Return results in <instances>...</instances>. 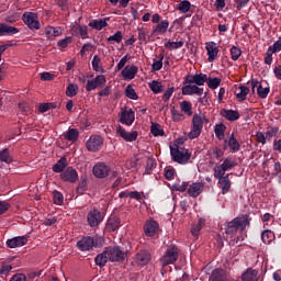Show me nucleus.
<instances>
[{
  "instance_id": "obj_20",
  "label": "nucleus",
  "mask_w": 281,
  "mask_h": 281,
  "mask_svg": "<svg viewBox=\"0 0 281 281\" xmlns=\"http://www.w3.org/2000/svg\"><path fill=\"white\" fill-rule=\"evenodd\" d=\"M135 258L137 265H140V267H145V265H148V262H150L153 257L148 250L143 249L136 254Z\"/></svg>"
},
{
  "instance_id": "obj_42",
  "label": "nucleus",
  "mask_w": 281,
  "mask_h": 281,
  "mask_svg": "<svg viewBox=\"0 0 281 281\" xmlns=\"http://www.w3.org/2000/svg\"><path fill=\"white\" fill-rule=\"evenodd\" d=\"M206 83H207L209 89H218V87H221V78H218V77H215V78L209 77L206 79Z\"/></svg>"
},
{
  "instance_id": "obj_46",
  "label": "nucleus",
  "mask_w": 281,
  "mask_h": 281,
  "mask_svg": "<svg viewBox=\"0 0 281 281\" xmlns=\"http://www.w3.org/2000/svg\"><path fill=\"white\" fill-rule=\"evenodd\" d=\"M278 133H280L279 127L268 126L266 128V138L270 140L272 137H277Z\"/></svg>"
},
{
  "instance_id": "obj_44",
  "label": "nucleus",
  "mask_w": 281,
  "mask_h": 281,
  "mask_svg": "<svg viewBox=\"0 0 281 281\" xmlns=\"http://www.w3.org/2000/svg\"><path fill=\"white\" fill-rule=\"evenodd\" d=\"M150 132L154 137L164 136V130L161 128V125H159V123H151Z\"/></svg>"
},
{
  "instance_id": "obj_35",
  "label": "nucleus",
  "mask_w": 281,
  "mask_h": 281,
  "mask_svg": "<svg viewBox=\"0 0 281 281\" xmlns=\"http://www.w3.org/2000/svg\"><path fill=\"white\" fill-rule=\"evenodd\" d=\"M261 240L265 245H271L276 240V234L272 231L266 229L261 233Z\"/></svg>"
},
{
  "instance_id": "obj_21",
  "label": "nucleus",
  "mask_w": 281,
  "mask_h": 281,
  "mask_svg": "<svg viewBox=\"0 0 281 281\" xmlns=\"http://www.w3.org/2000/svg\"><path fill=\"white\" fill-rule=\"evenodd\" d=\"M206 52H207V60L209 63H214L215 58H218V46H216V43L209 42L206 43Z\"/></svg>"
},
{
  "instance_id": "obj_22",
  "label": "nucleus",
  "mask_w": 281,
  "mask_h": 281,
  "mask_svg": "<svg viewBox=\"0 0 281 281\" xmlns=\"http://www.w3.org/2000/svg\"><path fill=\"white\" fill-rule=\"evenodd\" d=\"M94 240L92 237H83L77 243L78 249L80 251H90V249H93Z\"/></svg>"
},
{
  "instance_id": "obj_25",
  "label": "nucleus",
  "mask_w": 281,
  "mask_h": 281,
  "mask_svg": "<svg viewBox=\"0 0 281 281\" xmlns=\"http://www.w3.org/2000/svg\"><path fill=\"white\" fill-rule=\"evenodd\" d=\"M120 217L117 216H111L109 217L106 224H105V229L108 232H115L120 229Z\"/></svg>"
},
{
  "instance_id": "obj_54",
  "label": "nucleus",
  "mask_w": 281,
  "mask_h": 281,
  "mask_svg": "<svg viewBox=\"0 0 281 281\" xmlns=\"http://www.w3.org/2000/svg\"><path fill=\"white\" fill-rule=\"evenodd\" d=\"M164 67V54H160V60L154 59L151 69L153 71H159Z\"/></svg>"
},
{
  "instance_id": "obj_1",
  "label": "nucleus",
  "mask_w": 281,
  "mask_h": 281,
  "mask_svg": "<svg viewBox=\"0 0 281 281\" xmlns=\"http://www.w3.org/2000/svg\"><path fill=\"white\" fill-rule=\"evenodd\" d=\"M251 225V217L247 214L239 215L233 218L231 222L225 225V235L234 238L239 232L243 234L247 227Z\"/></svg>"
},
{
  "instance_id": "obj_18",
  "label": "nucleus",
  "mask_w": 281,
  "mask_h": 281,
  "mask_svg": "<svg viewBox=\"0 0 281 281\" xmlns=\"http://www.w3.org/2000/svg\"><path fill=\"white\" fill-rule=\"evenodd\" d=\"M27 245V237L18 236L7 240V247L10 249H16V247H25Z\"/></svg>"
},
{
  "instance_id": "obj_28",
  "label": "nucleus",
  "mask_w": 281,
  "mask_h": 281,
  "mask_svg": "<svg viewBox=\"0 0 281 281\" xmlns=\"http://www.w3.org/2000/svg\"><path fill=\"white\" fill-rule=\"evenodd\" d=\"M63 31L60 27L47 26L45 29V35L49 41H54L56 36H60Z\"/></svg>"
},
{
  "instance_id": "obj_37",
  "label": "nucleus",
  "mask_w": 281,
  "mask_h": 281,
  "mask_svg": "<svg viewBox=\"0 0 281 281\" xmlns=\"http://www.w3.org/2000/svg\"><path fill=\"white\" fill-rule=\"evenodd\" d=\"M210 281H227V277H225L223 269H215L210 277Z\"/></svg>"
},
{
  "instance_id": "obj_31",
  "label": "nucleus",
  "mask_w": 281,
  "mask_h": 281,
  "mask_svg": "<svg viewBox=\"0 0 281 281\" xmlns=\"http://www.w3.org/2000/svg\"><path fill=\"white\" fill-rule=\"evenodd\" d=\"M170 26V22L168 20H162L153 29V34H166L168 32V27Z\"/></svg>"
},
{
  "instance_id": "obj_43",
  "label": "nucleus",
  "mask_w": 281,
  "mask_h": 281,
  "mask_svg": "<svg viewBox=\"0 0 281 281\" xmlns=\"http://www.w3.org/2000/svg\"><path fill=\"white\" fill-rule=\"evenodd\" d=\"M102 59L100 56L94 55L92 59V69L93 71H104V68H102Z\"/></svg>"
},
{
  "instance_id": "obj_8",
  "label": "nucleus",
  "mask_w": 281,
  "mask_h": 281,
  "mask_svg": "<svg viewBox=\"0 0 281 281\" xmlns=\"http://www.w3.org/2000/svg\"><path fill=\"white\" fill-rule=\"evenodd\" d=\"M256 87H257V95L258 98H261L265 100L269 95V92L271 91V88L269 86L265 87L262 86V82H259L258 80H251V91L252 93H256Z\"/></svg>"
},
{
  "instance_id": "obj_61",
  "label": "nucleus",
  "mask_w": 281,
  "mask_h": 281,
  "mask_svg": "<svg viewBox=\"0 0 281 281\" xmlns=\"http://www.w3.org/2000/svg\"><path fill=\"white\" fill-rule=\"evenodd\" d=\"M122 38H124V36H122V31H117L115 35H111L110 37H108V42L120 43Z\"/></svg>"
},
{
  "instance_id": "obj_9",
  "label": "nucleus",
  "mask_w": 281,
  "mask_h": 281,
  "mask_svg": "<svg viewBox=\"0 0 281 281\" xmlns=\"http://www.w3.org/2000/svg\"><path fill=\"white\" fill-rule=\"evenodd\" d=\"M87 221L90 227H98L104 221V217L98 209H94L88 213Z\"/></svg>"
},
{
  "instance_id": "obj_24",
  "label": "nucleus",
  "mask_w": 281,
  "mask_h": 281,
  "mask_svg": "<svg viewBox=\"0 0 281 281\" xmlns=\"http://www.w3.org/2000/svg\"><path fill=\"white\" fill-rule=\"evenodd\" d=\"M201 192H203V182L192 183L188 189L189 196H192L193 199H196Z\"/></svg>"
},
{
  "instance_id": "obj_64",
  "label": "nucleus",
  "mask_w": 281,
  "mask_h": 281,
  "mask_svg": "<svg viewBox=\"0 0 281 281\" xmlns=\"http://www.w3.org/2000/svg\"><path fill=\"white\" fill-rule=\"evenodd\" d=\"M12 271V266L8 263H2L0 267V276H8Z\"/></svg>"
},
{
  "instance_id": "obj_41",
  "label": "nucleus",
  "mask_w": 281,
  "mask_h": 281,
  "mask_svg": "<svg viewBox=\"0 0 281 281\" xmlns=\"http://www.w3.org/2000/svg\"><path fill=\"white\" fill-rule=\"evenodd\" d=\"M228 146L233 153H238V150H240V143L236 140L234 134H232L231 138L228 139Z\"/></svg>"
},
{
  "instance_id": "obj_26",
  "label": "nucleus",
  "mask_w": 281,
  "mask_h": 281,
  "mask_svg": "<svg viewBox=\"0 0 281 281\" xmlns=\"http://www.w3.org/2000/svg\"><path fill=\"white\" fill-rule=\"evenodd\" d=\"M12 36V34H19V29L10 26L5 23H0V36Z\"/></svg>"
},
{
  "instance_id": "obj_53",
  "label": "nucleus",
  "mask_w": 281,
  "mask_h": 281,
  "mask_svg": "<svg viewBox=\"0 0 281 281\" xmlns=\"http://www.w3.org/2000/svg\"><path fill=\"white\" fill-rule=\"evenodd\" d=\"M191 3L188 0L181 1L178 4V10H180V12H183V14H186V12H190V8H191Z\"/></svg>"
},
{
  "instance_id": "obj_39",
  "label": "nucleus",
  "mask_w": 281,
  "mask_h": 281,
  "mask_svg": "<svg viewBox=\"0 0 281 281\" xmlns=\"http://www.w3.org/2000/svg\"><path fill=\"white\" fill-rule=\"evenodd\" d=\"M203 227H205V218H200L198 224H195L191 227L192 236H199V234H201V229H203Z\"/></svg>"
},
{
  "instance_id": "obj_59",
  "label": "nucleus",
  "mask_w": 281,
  "mask_h": 281,
  "mask_svg": "<svg viewBox=\"0 0 281 281\" xmlns=\"http://www.w3.org/2000/svg\"><path fill=\"white\" fill-rule=\"evenodd\" d=\"M153 168H155V159L147 158L146 167H145V175H150V172H153Z\"/></svg>"
},
{
  "instance_id": "obj_56",
  "label": "nucleus",
  "mask_w": 281,
  "mask_h": 281,
  "mask_svg": "<svg viewBox=\"0 0 281 281\" xmlns=\"http://www.w3.org/2000/svg\"><path fill=\"white\" fill-rule=\"evenodd\" d=\"M221 166L227 171V170H232V168L237 166V162L235 160L226 158Z\"/></svg>"
},
{
  "instance_id": "obj_13",
  "label": "nucleus",
  "mask_w": 281,
  "mask_h": 281,
  "mask_svg": "<svg viewBox=\"0 0 281 281\" xmlns=\"http://www.w3.org/2000/svg\"><path fill=\"white\" fill-rule=\"evenodd\" d=\"M207 82V75L199 74V75H188L184 79L186 85H196L198 87H203Z\"/></svg>"
},
{
  "instance_id": "obj_30",
  "label": "nucleus",
  "mask_w": 281,
  "mask_h": 281,
  "mask_svg": "<svg viewBox=\"0 0 281 281\" xmlns=\"http://www.w3.org/2000/svg\"><path fill=\"white\" fill-rule=\"evenodd\" d=\"M235 95L239 102H245V100H247V95H249V88L247 86H239L235 91Z\"/></svg>"
},
{
  "instance_id": "obj_40",
  "label": "nucleus",
  "mask_w": 281,
  "mask_h": 281,
  "mask_svg": "<svg viewBox=\"0 0 281 281\" xmlns=\"http://www.w3.org/2000/svg\"><path fill=\"white\" fill-rule=\"evenodd\" d=\"M227 126H225V124L221 123L215 125L214 128V133H215V137H217V139H225V131H226Z\"/></svg>"
},
{
  "instance_id": "obj_12",
  "label": "nucleus",
  "mask_w": 281,
  "mask_h": 281,
  "mask_svg": "<svg viewBox=\"0 0 281 281\" xmlns=\"http://www.w3.org/2000/svg\"><path fill=\"white\" fill-rule=\"evenodd\" d=\"M106 85V77L104 75H98L93 80H88L86 85L87 91H93V89H102Z\"/></svg>"
},
{
  "instance_id": "obj_55",
  "label": "nucleus",
  "mask_w": 281,
  "mask_h": 281,
  "mask_svg": "<svg viewBox=\"0 0 281 281\" xmlns=\"http://www.w3.org/2000/svg\"><path fill=\"white\" fill-rule=\"evenodd\" d=\"M183 41H179V42H168L167 44H165L166 49H179L181 47H183Z\"/></svg>"
},
{
  "instance_id": "obj_10",
  "label": "nucleus",
  "mask_w": 281,
  "mask_h": 281,
  "mask_svg": "<svg viewBox=\"0 0 281 281\" xmlns=\"http://www.w3.org/2000/svg\"><path fill=\"white\" fill-rule=\"evenodd\" d=\"M145 236L153 238L159 232V223L155 220H147L143 226Z\"/></svg>"
},
{
  "instance_id": "obj_32",
  "label": "nucleus",
  "mask_w": 281,
  "mask_h": 281,
  "mask_svg": "<svg viewBox=\"0 0 281 281\" xmlns=\"http://www.w3.org/2000/svg\"><path fill=\"white\" fill-rule=\"evenodd\" d=\"M218 183L222 189V194H227L232 188V181H229V175H226L224 178L218 180Z\"/></svg>"
},
{
  "instance_id": "obj_62",
  "label": "nucleus",
  "mask_w": 281,
  "mask_h": 281,
  "mask_svg": "<svg viewBox=\"0 0 281 281\" xmlns=\"http://www.w3.org/2000/svg\"><path fill=\"white\" fill-rule=\"evenodd\" d=\"M188 182L176 183L173 184L172 190L176 192H186V190H188Z\"/></svg>"
},
{
  "instance_id": "obj_15",
  "label": "nucleus",
  "mask_w": 281,
  "mask_h": 281,
  "mask_svg": "<svg viewBox=\"0 0 281 281\" xmlns=\"http://www.w3.org/2000/svg\"><path fill=\"white\" fill-rule=\"evenodd\" d=\"M103 143H104V139H102V136H91L88 139V142L86 143V148L90 153H95V151L100 150Z\"/></svg>"
},
{
  "instance_id": "obj_45",
  "label": "nucleus",
  "mask_w": 281,
  "mask_h": 281,
  "mask_svg": "<svg viewBox=\"0 0 281 281\" xmlns=\"http://www.w3.org/2000/svg\"><path fill=\"white\" fill-rule=\"evenodd\" d=\"M66 95L68 98H74L75 95H78V85L69 83L66 89Z\"/></svg>"
},
{
  "instance_id": "obj_33",
  "label": "nucleus",
  "mask_w": 281,
  "mask_h": 281,
  "mask_svg": "<svg viewBox=\"0 0 281 281\" xmlns=\"http://www.w3.org/2000/svg\"><path fill=\"white\" fill-rule=\"evenodd\" d=\"M137 75V67L136 66H126L123 70H122V76L125 77L127 80H133V78H135V76Z\"/></svg>"
},
{
  "instance_id": "obj_19",
  "label": "nucleus",
  "mask_w": 281,
  "mask_h": 281,
  "mask_svg": "<svg viewBox=\"0 0 281 281\" xmlns=\"http://www.w3.org/2000/svg\"><path fill=\"white\" fill-rule=\"evenodd\" d=\"M70 33L72 36H79L80 38H89V31L87 25L76 24L71 26Z\"/></svg>"
},
{
  "instance_id": "obj_16",
  "label": "nucleus",
  "mask_w": 281,
  "mask_h": 281,
  "mask_svg": "<svg viewBox=\"0 0 281 281\" xmlns=\"http://www.w3.org/2000/svg\"><path fill=\"white\" fill-rule=\"evenodd\" d=\"M203 95V88H199L196 85L186 83L183 81L182 95Z\"/></svg>"
},
{
  "instance_id": "obj_48",
  "label": "nucleus",
  "mask_w": 281,
  "mask_h": 281,
  "mask_svg": "<svg viewBox=\"0 0 281 281\" xmlns=\"http://www.w3.org/2000/svg\"><path fill=\"white\" fill-rule=\"evenodd\" d=\"M0 160H2L4 164H12V156H10L8 148L0 151Z\"/></svg>"
},
{
  "instance_id": "obj_51",
  "label": "nucleus",
  "mask_w": 281,
  "mask_h": 281,
  "mask_svg": "<svg viewBox=\"0 0 281 281\" xmlns=\"http://www.w3.org/2000/svg\"><path fill=\"white\" fill-rule=\"evenodd\" d=\"M53 201H54L55 205H63V202L65 201V196L63 195V193H60L58 191H54L53 192Z\"/></svg>"
},
{
  "instance_id": "obj_3",
  "label": "nucleus",
  "mask_w": 281,
  "mask_h": 281,
  "mask_svg": "<svg viewBox=\"0 0 281 281\" xmlns=\"http://www.w3.org/2000/svg\"><path fill=\"white\" fill-rule=\"evenodd\" d=\"M179 260V248L177 246H169L162 257L159 259V262L162 268L168 267L169 265H175Z\"/></svg>"
},
{
  "instance_id": "obj_38",
  "label": "nucleus",
  "mask_w": 281,
  "mask_h": 281,
  "mask_svg": "<svg viewBox=\"0 0 281 281\" xmlns=\"http://www.w3.org/2000/svg\"><path fill=\"white\" fill-rule=\"evenodd\" d=\"M109 19L103 20H92L89 22V27H92L93 30H103V27H106L109 24L106 23Z\"/></svg>"
},
{
  "instance_id": "obj_47",
  "label": "nucleus",
  "mask_w": 281,
  "mask_h": 281,
  "mask_svg": "<svg viewBox=\"0 0 281 281\" xmlns=\"http://www.w3.org/2000/svg\"><path fill=\"white\" fill-rule=\"evenodd\" d=\"M149 88L153 91V93H162L164 91V85H161V82L159 81H151V83H149Z\"/></svg>"
},
{
  "instance_id": "obj_36",
  "label": "nucleus",
  "mask_w": 281,
  "mask_h": 281,
  "mask_svg": "<svg viewBox=\"0 0 281 281\" xmlns=\"http://www.w3.org/2000/svg\"><path fill=\"white\" fill-rule=\"evenodd\" d=\"M65 168H67V158L61 157L54 166H53V172H65Z\"/></svg>"
},
{
  "instance_id": "obj_34",
  "label": "nucleus",
  "mask_w": 281,
  "mask_h": 281,
  "mask_svg": "<svg viewBox=\"0 0 281 281\" xmlns=\"http://www.w3.org/2000/svg\"><path fill=\"white\" fill-rule=\"evenodd\" d=\"M94 262L98 267H106V262H109V255L106 254V249L103 252L99 254L94 258Z\"/></svg>"
},
{
  "instance_id": "obj_11",
  "label": "nucleus",
  "mask_w": 281,
  "mask_h": 281,
  "mask_svg": "<svg viewBox=\"0 0 281 281\" xmlns=\"http://www.w3.org/2000/svg\"><path fill=\"white\" fill-rule=\"evenodd\" d=\"M119 122L121 124H125V126H132L133 122H135V111L133 109L124 108L120 114Z\"/></svg>"
},
{
  "instance_id": "obj_23",
  "label": "nucleus",
  "mask_w": 281,
  "mask_h": 281,
  "mask_svg": "<svg viewBox=\"0 0 281 281\" xmlns=\"http://www.w3.org/2000/svg\"><path fill=\"white\" fill-rule=\"evenodd\" d=\"M221 115L225 117V120H228V122H236V120H240V113L236 110L223 109L221 111Z\"/></svg>"
},
{
  "instance_id": "obj_7",
  "label": "nucleus",
  "mask_w": 281,
  "mask_h": 281,
  "mask_svg": "<svg viewBox=\"0 0 281 281\" xmlns=\"http://www.w3.org/2000/svg\"><path fill=\"white\" fill-rule=\"evenodd\" d=\"M65 183H76L78 181V171L74 167L66 168L59 176Z\"/></svg>"
},
{
  "instance_id": "obj_17",
  "label": "nucleus",
  "mask_w": 281,
  "mask_h": 281,
  "mask_svg": "<svg viewBox=\"0 0 281 281\" xmlns=\"http://www.w3.org/2000/svg\"><path fill=\"white\" fill-rule=\"evenodd\" d=\"M116 133H119L120 137H122L125 142H135L137 140V131H133L131 133L126 132L122 125L116 127Z\"/></svg>"
},
{
  "instance_id": "obj_5",
  "label": "nucleus",
  "mask_w": 281,
  "mask_h": 281,
  "mask_svg": "<svg viewBox=\"0 0 281 281\" xmlns=\"http://www.w3.org/2000/svg\"><path fill=\"white\" fill-rule=\"evenodd\" d=\"M170 153L173 161H177V164H188L190 157H192V154L186 148L170 147Z\"/></svg>"
},
{
  "instance_id": "obj_27",
  "label": "nucleus",
  "mask_w": 281,
  "mask_h": 281,
  "mask_svg": "<svg viewBox=\"0 0 281 281\" xmlns=\"http://www.w3.org/2000/svg\"><path fill=\"white\" fill-rule=\"evenodd\" d=\"M258 270L248 268L243 274L241 280L243 281H258Z\"/></svg>"
},
{
  "instance_id": "obj_2",
  "label": "nucleus",
  "mask_w": 281,
  "mask_h": 281,
  "mask_svg": "<svg viewBox=\"0 0 281 281\" xmlns=\"http://www.w3.org/2000/svg\"><path fill=\"white\" fill-rule=\"evenodd\" d=\"M210 124V120L203 113H195L192 117L191 131L188 134L189 139H196L203 133V125Z\"/></svg>"
},
{
  "instance_id": "obj_29",
  "label": "nucleus",
  "mask_w": 281,
  "mask_h": 281,
  "mask_svg": "<svg viewBox=\"0 0 281 281\" xmlns=\"http://www.w3.org/2000/svg\"><path fill=\"white\" fill-rule=\"evenodd\" d=\"M78 137H80V132L78 131V128H69L64 134V139H67V142H71L72 144L78 142Z\"/></svg>"
},
{
  "instance_id": "obj_50",
  "label": "nucleus",
  "mask_w": 281,
  "mask_h": 281,
  "mask_svg": "<svg viewBox=\"0 0 281 281\" xmlns=\"http://www.w3.org/2000/svg\"><path fill=\"white\" fill-rule=\"evenodd\" d=\"M225 172H227L221 165L217 168H214V177L221 181L225 179Z\"/></svg>"
},
{
  "instance_id": "obj_4",
  "label": "nucleus",
  "mask_w": 281,
  "mask_h": 281,
  "mask_svg": "<svg viewBox=\"0 0 281 281\" xmlns=\"http://www.w3.org/2000/svg\"><path fill=\"white\" fill-rule=\"evenodd\" d=\"M105 254L110 262H124L126 260V251L122 250L120 246H109L105 248Z\"/></svg>"
},
{
  "instance_id": "obj_49",
  "label": "nucleus",
  "mask_w": 281,
  "mask_h": 281,
  "mask_svg": "<svg viewBox=\"0 0 281 281\" xmlns=\"http://www.w3.org/2000/svg\"><path fill=\"white\" fill-rule=\"evenodd\" d=\"M180 109L183 113L192 116V104L188 101H182L180 104Z\"/></svg>"
},
{
  "instance_id": "obj_57",
  "label": "nucleus",
  "mask_w": 281,
  "mask_h": 281,
  "mask_svg": "<svg viewBox=\"0 0 281 281\" xmlns=\"http://www.w3.org/2000/svg\"><path fill=\"white\" fill-rule=\"evenodd\" d=\"M171 115L173 122H183L186 120V116L181 114L179 111L175 110V108L171 110Z\"/></svg>"
},
{
  "instance_id": "obj_58",
  "label": "nucleus",
  "mask_w": 281,
  "mask_h": 281,
  "mask_svg": "<svg viewBox=\"0 0 281 281\" xmlns=\"http://www.w3.org/2000/svg\"><path fill=\"white\" fill-rule=\"evenodd\" d=\"M243 54V50L240 48L233 46L231 48V55H232V60H238Z\"/></svg>"
},
{
  "instance_id": "obj_63",
  "label": "nucleus",
  "mask_w": 281,
  "mask_h": 281,
  "mask_svg": "<svg viewBox=\"0 0 281 281\" xmlns=\"http://www.w3.org/2000/svg\"><path fill=\"white\" fill-rule=\"evenodd\" d=\"M268 49H271L272 54H277L278 52H281V36L278 38V41L270 46Z\"/></svg>"
},
{
  "instance_id": "obj_14",
  "label": "nucleus",
  "mask_w": 281,
  "mask_h": 281,
  "mask_svg": "<svg viewBox=\"0 0 281 281\" xmlns=\"http://www.w3.org/2000/svg\"><path fill=\"white\" fill-rule=\"evenodd\" d=\"M92 172L97 179H104L109 177V172H111V168L106 166L104 162H98L94 165Z\"/></svg>"
},
{
  "instance_id": "obj_60",
  "label": "nucleus",
  "mask_w": 281,
  "mask_h": 281,
  "mask_svg": "<svg viewBox=\"0 0 281 281\" xmlns=\"http://www.w3.org/2000/svg\"><path fill=\"white\" fill-rule=\"evenodd\" d=\"M74 41V37L71 36H68V37H65L64 40H60L57 45L58 47H61V49H65L68 45H70V43H72Z\"/></svg>"
},
{
  "instance_id": "obj_6",
  "label": "nucleus",
  "mask_w": 281,
  "mask_h": 281,
  "mask_svg": "<svg viewBox=\"0 0 281 281\" xmlns=\"http://www.w3.org/2000/svg\"><path fill=\"white\" fill-rule=\"evenodd\" d=\"M22 21L27 25L29 30L35 31L41 27V22L38 21V14L34 12H25L22 15Z\"/></svg>"
},
{
  "instance_id": "obj_52",
  "label": "nucleus",
  "mask_w": 281,
  "mask_h": 281,
  "mask_svg": "<svg viewBox=\"0 0 281 281\" xmlns=\"http://www.w3.org/2000/svg\"><path fill=\"white\" fill-rule=\"evenodd\" d=\"M125 95L126 98H130V100H137V92H135V89L133 86H127L125 89Z\"/></svg>"
}]
</instances>
